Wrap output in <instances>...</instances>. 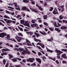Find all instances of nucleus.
Listing matches in <instances>:
<instances>
[{
	"label": "nucleus",
	"mask_w": 67,
	"mask_h": 67,
	"mask_svg": "<svg viewBox=\"0 0 67 67\" xmlns=\"http://www.w3.org/2000/svg\"><path fill=\"white\" fill-rule=\"evenodd\" d=\"M31 52L30 51L27 50L26 51L25 50H24V51L21 52V54L23 55H25V54H30Z\"/></svg>",
	"instance_id": "nucleus-1"
},
{
	"label": "nucleus",
	"mask_w": 67,
	"mask_h": 67,
	"mask_svg": "<svg viewBox=\"0 0 67 67\" xmlns=\"http://www.w3.org/2000/svg\"><path fill=\"white\" fill-rule=\"evenodd\" d=\"M56 53H58L57 54V55H60L61 54H62V53H63V52L62 51H61L60 50H58V49H56L55 50Z\"/></svg>",
	"instance_id": "nucleus-2"
},
{
	"label": "nucleus",
	"mask_w": 67,
	"mask_h": 67,
	"mask_svg": "<svg viewBox=\"0 0 67 67\" xmlns=\"http://www.w3.org/2000/svg\"><path fill=\"white\" fill-rule=\"evenodd\" d=\"M64 6L63 5L62 6H60L59 8H58V9L59 11H61L62 9H63L62 10V12H63L64 11Z\"/></svg>",
	"instance_id": "nucleus-3"
},
{
	"label": "nucleus",
	"mask_w": 67,
	"mask_h": 67,
	"mask_svg": "<svg viewBox=\"0 0 67 67\" xmlns=\"http://www.w3.org/2000/svg\"><path fill=\"white\" fill-rule=\"evenodd\" d=\"M53 13L54 14H58L57 9L56 8H55L54 10L53 11Z\"/></svg>",
	"instance_id": "nucleus-4"
},
{
	"label": "nucleus",
	"mask_w": 67,
	"mask_h": 67,
	"mask_svg": "<svg viewBox=\"0 0 67 67\" xmlns=\"http://www.w3.org/2000/svg\"><path fill=\"white\" fill-rule=\"evenodd\" d=\"M7 35V34L5 33H3L1 34H0V37H2V38H4V37Z\"/></svg>",
	"instance_id": "nucleus-5"
},
{
	"label": "nucleus",
	"mask_w": 67,
	"mask_h": 67,
	"mask_svg": "<svg viewBox=\"0 0 67 67\" xmlns=\"http://www.w3.org/2000/svg\"><path fill=\"white\" fill-rule=\"evenodd\" d=\"M24 25H25V26H28V27H30V24H29L28 23V21H25Z\"/></svg>",
	"instance_id": "nucleus-6"
},
{
	"label": "nucleus",
	"mask_w": 67,
	"mask_h": 67,
	"mask_svg": "<svg viewBox=\"0 0 67 67\" xmlns=\"http://www.w3.org/2000/svg\"><path fill=\"white\" fill-rule=\"evenodd\" d=\"M34 59L33 58H30L29 59L27 60V62H30L31 63H33V60H34Z\"/></svg>",
	"instance_id": "nucleus-7"
},
{
	"label": "nucleus",
	"mask_w": 67,
	"mask_h": 67,
	"mask_svg": "<svg viewBox=\"0 0 67 67\" xmlns=\"http://www.w3.org/2000/svg\"><path fill=\"white\" fill-rule=\"evenodd\" d=\"M61 57H63L64 59H67V57L66 56V54L65 53L62 54L61 55Z\"/></svg>",
	"instance_id": "nucleus-8"
},
{
	"label": "nucleus",
	"mask_w": 67,
	"mask_h": 67,
	"mask_svg": "<svg viewBox=\"0 0 67 67\" xmlns=\"http://www.w3.org/2000/svg\"><path fill=\"white\" fill-rule=\"evenodd\" d=\"M30 9L31 10V11H32V12H36V13H38V12L36 10V9H34L33 8H30Z\"/></svg>",
	"instance_id": "nucleus-9"
},
{
	"label": "nucleus",
	"mask_w": 67,
	"mask_h": 67,
	"mask_svg": "<svg viewBox=\"0 0 67 67\" xmlns=\"http://www.w3.org/2000/svg\"><path fill=\"white\" fill-rule=\"evenodd\" d=\"M2 52L3 53L4 52L3 51H4V52H6V51H10V50L8 49V48H7L6 49H2Z\"/></svg>",
	"instance_id": "nucleus-10"
},
{
	"label": "nucleus",
	"mask_w": 67,
	"mask_h": 67,
	"mask_svg": "<svg viewBox=\"0 0 67 67\" xmlns=\"http://www.w3.org/2000/svg\"><path fill=\"white\" fill-rule=\"evenodd\" d=\"M27 9V7H26L24 6L21 9V11H24L25 10H26Z\"/></svg>",
	"instance_id": "nucleus-11"
},
{
	"label": "nucleus",
	"mask_w": 67,
	"mask_h": 67,
	"mask_svg": "<svg viewBox=\"0 0 67 67\" xmlns=\"http://www.w3.org/2000/svg\"><path fill=\"white\" fill-rule=\"evenodd\" d=\"M26 42L27 43V45H28V46H31L32 45V44H31L28 43H31V42H30V41L29 40H26Z\"/></svg>",
	"instance_id": "nucleus-12"
},
{
	"label": "nucleus",
	"mask_w": 67,
	"mask_h": 67,
	"mask_svg": "<svg viewBox=\"0 0 67 67\" xmlns=\"http://www.w3.org/2000/svg\"><path fill=\"white\" fill-rule=\"evenodd\" d=\"M39 32L41 34H42L43 35H47V34L45 32V31H44L43 32L41 31H40Z\"/></svg>",
	"instance_id": "nucleus-13"
},
{
	"label": "nucleus",
	"mask_w": 67,
	"mask_h": 67,
	"mask_svg": "<svg viewBox=\"0 0 67 67\" xmlns=\"http://www.w3.org/2000/svg\"><path fill=\"white\" fill-rule=\"evenodd\" d=\"M36 59L37 62H38V63H40V64H41V59H40L39 58H36Z\"/></svg>",
	"instance_id": "nucleus-14"
},
{
	"label": "nucleus",
	"mask_w": 67,
	"mask_h": 67,
	"mask_svg": "<svg viewBox=\"0 0 67 67\" xmlns=\"http://www.w3.org/2000/svg\"><path fill=\"white\" fill-rule=\"evenodd\" d=\"M60 29H62V30H67V27L62 26L60 27Z\"/></svg>",
	"instance_id": "nucleus-15"
},
{
	"label": "nucleus",
	"mask_w": 67,
	"mask_h": 67,
	"mask_svg": "<svg viewBox=\"0 0 67 67\" xmlns=\"http://www.w3.org/2000/svg\"><path fill=\"white\" fill-rule=\"evenodd\" d=\"M31 26L32 27H36L37 26V24L36 23L35 24H32V25H31Z\"/></svg>",
	"instance_id": "nucleus-16"
},
{
	"label": "nucleus",
	"mask_w": 67,
	"mask_h": 67,
	"mask_svg": "<svg viewBox=\"0 0 67 67\" xmlns=\"http://www.w3.org/2000/svg\"><path fill=\"white\" fill-rule=\"evenodd\" d=\"M46 50L47 52H50L51 53H53V51L52 50H51L48 48H46Z\"/></svg>",
	"instance_id": "nucleus-17"
},
{
	"label": "nucleus",
	"mask_w": 67,
	"mask_h": 67,
	"mask_svg": "<svg viewBox=\"0 0 67 67\" xmlns=\"http://www.w3.org/2000/svg\"><path fill=\"white\" fill-rule=\"evenodd\" d=\"M55 31H57L59 33L61 31V30L59 29V28H56V27L55 28Z\"/></svg>",
	"instance_id": "nucleus-18"
},
{
	"label": "nucleus",
	"mask_w": 67,
	"mask_h": 67,
	"mask_svg": "<svg viewBox=\"0 0 67 67\" xmlns=\"http://www.w3.org/2000/svg\"><path fill=\"white\" fill-rule=\"evenodd\" d=\"M22 37H18V39H17V41L19 42H21V41L22 40Z\"/></svg>",
	"instance_id": "nucleus-19"
},
{
	"label": "nucleus",
	"mask_w": 67,
	"mask_h": 67,
	"mask_svg": "<svg viewBox=\"0 0 67 67\" xmlns=\"http://www.w3.org/2000/svg\"><path fill=\"white\" fill-rule=\"evenodd\" d=\"M18 51H20V52H22V51H23L24 50V48H18Z\"/></svg>",
	"instance_id": "nucleus-20"
},
{
	"label": "nucleus",
	"mask_w": 67,
	"mask_h": 67,
	"mask_svg": "<svg viewBox=\"0 0 67 67\" xmlns=\"http://www.w3.org/2000/svg\"><path fill=\"white\" fill-rule=\"evenodd\" d=\"M16 58H15L13 59H12L11 60L13 61V62H16L17 61V59H16Z\"/></svg>",
	"instance_id": "nucleus-21"
},
{
	"label": "nucleus",
	"mask_w": 67,
	"mask_h": 67,
	"mask_svg": "<svg viewBox=\"0 0 67 67\" xmlns=\"http://www.w3.org/2000/svg\"><path fill=\"white\" fill-rule=\"evenodd\" d=\"M57 23L56 22H54L53 24V25H54V26L55 27H58V26L57 25V24H56Z\"/></svg>",
	"instance_id": "nucleus-22"
},
{
	"label": "nucleus",
	"mask_w": 67,
	"mask_h": 67,
	"mask_svg": "<svg viewBox=\"0 0 67 67\" xmlns=\"http://www.w3.org/2000/svg\"><path fill=\"white\" fill-rule=\"evenodd\" d=\"M25 22V21L23 20H20V23L21 24H22L24 25Z\"/></svg>",
	"instance_id": "nucleus-23"
},
{
	"label": "nucleus",
	"mask_w": 67,
	"mask_h": 67,
	"mask_svg": "<svg viewBox=\"0 0 67 67\" xmlns=\"http://www.w3.org/2000/svg\"><path fill=\"white\" fill-rule=\"evenodd\" d=\"M34 40L35 41H36V42H41V41L38 39H37L36 38H34Z\"/></svg>",
	"instance_id": "nucleus-24"
},
{
	"label": "nucleus",
	"mask_w": 67,
	"mask_h": 67,
	"mask_svg": "<svg viewBox=\"0 0 67 67\" xmlns=\"http://www.w3.org/2000/svg\"><path fill=\"white\" fill-rule=\"evenodd\" d=\"M8 55L9 56V59H11V58H13V56H12V55L10 54H9Z\"/></svg>",
	"instance_id": "nucleus-25"
},
{
	"label": "nucleus",
	"mask_w": 67,
	"mask_h": 67,
	"mask_svg": "<svg viewBox=\"0 0 67 67\" xmlns=\"http://www.w3.org/2000/svg\"><path fill=\"white\" fill-rule=\"evenodd\" d=\"M64 18V17L63 16V15H60L59 17V18L60 20H62V19H63V18Z\"/></svg>",
	"instance_id": "nucleus-26"
},
{
	"label": "nucleus",
	"mask_w": 67,
	"mask_h": 67,
	"mask_svg": "<svg viewBox=\"0 0 67 67\" xmlns=\"http://www.w3.org/2000/svg\"><path fill=\"white\" fill-rule=\"evenodd\" d=\"M6 38V40H9L10 39H8L9 38H10V35H7V36L5 37Z\"/></svg>",
	"instance_id": "nucleus-27"
},
{
	"label": "nucleus",
	"mask_w": 67,
	"mask_h": 67,
	"mask_svg": "<svg viewBox=\"0 0 67 67\" xmlns=\"http://www.w3.org/2000/svg\"><path fill=\"white\" fill-rule=\"evenodd\" d=\"M4 17L5 18H6V19H10V18L9 17L6 15H4Z\"/></svg>",
	"instance_id": "nucleus-28"
},
{
	"label": "nucleus",
	"mask_w": 67,
	"mask_h": 67,
	"mask_svg": "<svg viewBox=\"0 0 67 67\" xmlns=\"http://www.w3.org/2000/svg\"><path fill=\"white\" fill-rule=\"evenodd\" d=\"M49 59H52V60H53L54 61H55V60H56V59H55V58H53L51 57H49Z\"/></svg>",
	"instance_id": "nucleus-29"
},
{
	"label": "nucleus",
	"mask_w": 67,
	"mask_h": 67,
	"mask_svg": "<svg viewBox=\"0 0 67 67\" xmlns=\"http://www.w3.org/2000/svg\"><path fill=\"white\" fill-rule=\"evenodd\" d=\"M54 9V8L53 7H51L49 8V11H53V10Z\"/></svg>",
	"instance_id": "nucleus-30"
},
{
	"label": "nucleus",
	"mask_w": 67,
	"mask_h": 67,
	"mask_svg": "<svg viewBox=\"0 0 67 67\" xmlns=\"http://www.w3.org/2000/svg\"><path fill=\"white\" fill-rule=\"evenodd\" d=\"M34 34L36 35L37 37H38L40 35L37 33H36L35 32H34Z\"/></svg>",
	"instance_id": "nucleus-31"
},
{
	"label": "nucleus",
	"mask_w": 67,
	"mask_h": 67,
	"mask_svg": "<svg viewBox=\"0 0 67 67\" xmlns=\"http://www.w3.org/2000/svg\"><path fill=\"white\" fill-rule=\"evenodd\" d=\"M53 38H51V39H47V41H51V42H52V41H53Z\"/></svg>",
	"instance_id": "nucleus-32"
},
{
	"label": "nucleus",
	"mask_w": 67,
	"mask_h": 67,
	"mask_svg": "<svg viewBox=\"0 0 67 67\" xmlns=\"http://www.w3.org/2000/svg\"><path fill=\"white\" fill-rule=\"evenodd\" d=\"M23 2L25 3H26V2H29V1L28 0H24L23 1Z\"/></svg>",
	"instance_id": "nucleus-33"
},
{
	"label": "nucleus",
	"mask_w": 67,
	"mask_h": 67,
	"mask_svg": "<svg viewBox=\"0 0 67 67\" xmlns=\"http://www.w3.org/2000/svg\"><path fill=\"white\" fill-rule=\"evenodd\" d=\"M41 57L43 59V60H44V61H45V60L46 59V57H45V56L42 57Z\"/></svg>",
	"instance_id": "nucleus-34"
},
{
	"label": "nucleus",
	"mask_w": 67,
	"mask_h": 67,
	"mask_svg": "<svg viewBox=\"0 0 67 67\" xmlns=\"http://www.w3.org/2000/svg\"><path fill=\"white\" fill-rule=\"evenodd\" d=\"M62 51H63V52H67V49H62L61 50Z\"/></svg>",
	"instance_id": "nucleus-35"
},
{
	"label": "nucleus",
	"mask_w": 67,
	"mask_h": 67,
	"mask_svg": "<svg viewBox=\"0 0 67 67\" xmlns=\"http://www.w3.org/2000/svg\"><path fill=\"white\" fill-rule=\"evenodd\" d=\"M7 23H11V21L10 20H8L6 21Z\"/></svg>",
	"instance_id": "nucleus-36"
},
{
	"label": "nucleus",
	"mask_w": 67,
	"mask_h": 67,
	"mask_svg": "<svg viewBox=\"0 0 67 67\" xmlns=\"http://www.w3.org/2000/svg\"><path fill=\"white\" fill-rule=\"evenodd\" d=\"M3 62L4 65H5V63H6V60H5L3 59Z\"/></svg>",
	"instance_id": "nucleus-37"
},
{
	"label": "nucleus",
	"mask_w": 67,
	"mask_h": 67,
	"mask_svg": "<svg viewBox=\"0 0 67 67\" xmlns=\"http://www.w3.org/2000/svg\"><path fill=\"white\" fill-rule=\"evenodd\" d=\"M15 9L16 10H17L19 11H21V8H20V7H18L17 8H15Z\"/></svg>",
	"instance_id": "nucleus-38"
},
{
	"label": "nucleus",
	"mask_w": 67,
	"mask_h": 67,
	"mask_svg": "<svg viewBox=\"0 0 67 67\" xmlns=\"http://www.w3.org/2000/svg\"><path fill=\"white\" fill-rule=\"evenodd\" d=\"M18 35L19 36H23V35L22 34V33H18Z\"/></svg>",
	"instance_id": "nucleus-39"
},
{
	"label": "nucleus",
	"mask_w": 67,
	"mask_h": 67,
	"mask_svg": "<svg viewBox=\"0 0 67 67\" xmlns=\"http://www.w3.org/2000/svg\"><path fill=\"white\" fill-rule=\"evenodd\" d=\"M62 21L63 23H67V20H62Z\"/></svg>",
	"instance_id": "nucleus-40"
},
{
	"label": "nucleus",
	"mask_w": 67,
	"mask_h": 67,
	"mask_svg": "<svg viewBox=\"0 0 67 67\" xmlns=\"http://www.w3.org/2000/svg\"><path fill=\"white\" fill-rule=\"evenodd\" d=\"M31 66H36V64H35V63H34L31 64Z\"/></svg>",
	"instance_id": "nucleus-41"
},
{
	"label": "nucleus",
	"mask_w": 67,
	"mask_h": 67,
	"mask_svg": "<svg viewBox=\"0 0 67 67\" xmlns=\"http://www.w3.org/2000/svg\"><path fill=\"white\" fill-rule=\"evenodd\" d=\"M47 15H45L44 16V19H47Z\"/></svg>",
	"instance_id": "nucleus-42"
},
{
	"label": "nucleus",
	"mask_w": 67,
	"mask_h": 67,
	"mask_svg": "<svg viewBox=\"0 0 67 67\" xmlns=\"http://www.w3.org/2000/svg\"><path fill=\"white\" fill-rule=\"evenodd\" d=\"M41 46L42 47V48H44L45 47L44 45L43 44H42Z\"/></svg>",
	"instance_id": "nucleus-43"
},
{
	"label": "nucleus",
	"mask_w": 67,
	"mask_h": 67,
	"mask_svg": "<svg viewBox=\"0 0 67 67\" xmlns=\"http://www.w3.org/2000/svg\"><path fill=\"white\" fill-rule=\"evenodd\" d=\"M7 8H9V9H13V10L14 9V8L10 6H8L7 7Z\"/></svg>",
	"instance_id": "nucleus-44"
},
{
	"label": "nucleus",
	"mask_w": 67,
	"mask_h": 67,
	"mask_svg": "<svg viewBox=\"0 0 67 67\" xmlns=\"http://www.w3.org/2000/svg\"><path fill=\"white\" fill-rule=\"evenodd\" d=\"M38 8L41 11H42L43 10V8L41 7H39Z\"/></svg>",
	"instance_id": "nucleus-45"
},
{
	"label": "nucleus",
	"mask_w": 67,
	"mask_h": 67,
	"mask_svg": "<svg viewBox=\"0 0 67 67\" xmlns=\"http://www.w3.org/2000/svg\"><path fill=\"white\" fill-rule=\"evenodd\" d=\"M10 40L12 41H14L15 42H16V41L14 39H10Z\"/></svg>",
	"instance_id": "nucleus-46"
},
{
	"label": "nucleus",
	"mask_w": 67,
	"mask_h": 67,
	"mask_svg": "<svg viewBox=\"0 0 67 67\" xmlns=\"http://www.w3.org/2000/svg\"><path fill=\"white\" fill-rule=\"evenodd\" d=\"M18 28H19V30H20L21 31H23V29L20 28V27L19 26H18Z\"/></svg>",
	"instance_id": "nucleus-47"
},
{
	"label": "nucleus",
	"mask_w": 67,
	"mask_h": 67,
	"mask_svg": "<svg viewBox=\"0 0 67 67\" xmlns=\"http://www.w3.org/2000/svg\"><path fill=\"white\" fill-rule=\"evenodd\" d=\"M38 48V49H41V50H43V49H42L39 46H36Z\"/></svg>",
	"instance_id": "nucleus-48"
},
{
	"label": "nucleus",
	"mask_w": 67,
	"mask_h": 67,
	"mask_svg": "<svg viewBox=\"0 0 67 67\" xmlns=\"http://www.w3.org/2000/svg\"><path fill=\"white\" fill-rule=\"evenodd\" d=\"M62 63L63 64H66V62L64 60H63L62 61Z\"/></svg>",
	"instance_id": "nucleus-49"
},
{
	"label": "nucleus",
	"mask_w": 67,
	"mask_h": 67,
	"mask_svg": "<svg viewBox=\"0 0 67 67\" xmlns=\"http://www.w3.org/2000/svg\"><path fill=\"white\" fill-rule=\"evenodd\" d=\"M13 4H14V6L15 7H17V6H18V5H17V4L16 3H13Z\"/></svg>",
	"instance_id": "nucleus-50"
},
{
	"label": "nucleus",
	"mask_w": 67,
	"mask_h": 67,
	"mask_svg": "<svg viewBox=\"0 0 67 67\" xmlns=\"http://www.w3.org/2000/svg\"><path fill=\"white\" fill-rule=\"evenodd\" d=\"M43 24L45 25H46V26H47L48 25V24L47 23H44Z\"/></svg>",
	"instance_id": "nucleus-51"
},
{
	"label": "nucleus",
	"mask_w": 67,
	"mask_h": 67,
	"mask_svg": "<svg viewBox=\"0 0 67 67\" xmlns=\"http://www.w3.org/2000/svg\"><path fill=\"white\" fill-rule=\"evenodd\" d=\"M30 35L31 36H32V35L33 34V32H30Z\"/></svg>",
	"instance_id": "nucleus-52"
},
{
	"label": "nucleus",
	"mask_w": 67,
	"mask_h": 67,
	"mask_svg": "<svg viewBox=\"0 0 67 67\" xmlns=\"http://www.w3.org/2000/svg\"><path fill=\"white\" fill-rule=\"evenodd\" d=\"M6 13L7 14H10V13L9 11L7 10H5Z\"/></svg>",
	"instance_id": "nucleus-53"
},
{
	"label": "nucleus",
	"mask_w": 67,
	"mask_h": 67,
	"mask_svg": "<svg viewBox=\"0 0 67 67\" xmlns=\"http://www.w3.org/2000/svg\"><path fill=\"white\" fill-rule=\"evenodd\" d=\"M10 13L12 15H14V14H15V13H14V12H13L12 13L10 12Z\"/></svg>",
	"instance_id": "nucleus-54"
},
{
	"label": "nucleus",
	"mask_w": 67,
	"mask_h": 67,
	"mask_svg": "<svg viewBox=\"0 0 67 67\" xmlns=\"http://www.w3.org/2000/svg\"><path fill=\"white\" fill-rule=\"evenodd\" d=\"M31 23H35V22L34 21V20H32L31 21Z\"/></svg>",
	"instance_id": "nucleus-55"
},
{
	"label": "nucleus",
	"mask_w": 67,
	"mask_h": 67,
	"mask_svg": "<svg viewBox=\"0 0 67 67\" xmlns=\"http://www.w3.org/2000/svg\"><path fill=\"white\" fill-rule=\"evenodd\" d=\"M8 4V5H13V3H9Z\"/></svg>",
	"instance_id": "nucleus-56"
},
{
	"label": "nucleus",
	"mask_w": 67,
	"mask_h": 67,
	"mask_svg": "<svg viewBox=\"0 0 67 67\" xmlns=\"http://www.w3.org/2000/svg\"><path fill=\"white\" fill-rule=\"evenodd\" d=\"M26 11H28V12H30V10H29V9H27H27L26 10Z\"/></svg>",
	"instance_id": "nucleus-57"
},
{
	"label": "nucleus",
	"mask_w": 67,
	"mask_h": 67,
	"mask_svg": "<svg viewBox=\"0 0 67 67\" xmlns=\"http://www.w3.org/2000/svg\"><path fill=\"white\" fill-rule=\"evenodd\" d=\"M5 45H6V46H9L10 45V44L8 43H5Z\"/></svg>",
	"instance_id": "nucleus-58"
},
{
	"label": "nucleus",
	"mask_w": 67,
	"mask_h": 67,
	"mask_svg": "<svg viewBox=\"0 0 67 67\" xmlns=\"http://www.w3.org/2000/svg\"><path fill=\"white\" fill-rule=\"evenodd\" d=\"M38 56H41V55H42V54H41V52H38Z\"/></svg>",
	"instance_id": "nucleus-59"
},
{
	"label": "nucleus",
	"mask_w": 67,
	"mask_h": 67,
	"mask_svg": "<svg viewBox=\"0 0 67 67\" xmlns=\"http://www.w3.org/2000/svg\"><path fill=\"white\" fill-rule=\"evenodd\" d=\"M0 25H2V26H4V25L1 22H0Z\"/></svg>",
	"instance_id": "nucleus-60"
},
{
	"label": "nucleus",
	"mask_w": 67,
	"mask_h": 67,
	"mask_svg": "<svg viewBox=\"0 0 67 67\" xmlns=\"http://www.w3.org/2000/svg\"><path fill=\"white\" fill-rule=\"evenodd\" d=\"M8 65H9V63H7L5 65V67H8Z\"/></svg>",
	"instance_id": "nucleus-61"
},
{
	"label": "nucleus",
	"mask_w": 67,
	"mask_h": 67,
	"mask_svg": "<svg viewBox=\"0 0 67 67\" xmlns=\"http://www.w3.org/2000/svg\"><path fill=\"white\" fill-rule=\"evenodd\" d=\"M14 50H15V51H18V48H14L13 49Z\"/></svg>",
	"instance_id": "nucleus-62"
},
{
	"label": "nucleus",
	"mask_w": 67,
	"mask_h": 67,
	"mask_svg": "<svg viewBox=\"0 0 67 67\" xmlns=\"http://www.w3.org/2000/svg\"><path fill=\"white\" fill-rule=\"evenodd\" d=\"M58 21L59 23H62V21L61 20H58Z\"/></svg>",
	"instance_id": "nucleus-63"
},
{
	"label": "nucleus",
	"mask_w": 67,
	"mask_h": 67,
	"mask_svg": "<svg viewBox=\"0 0 67 67\" xmlns=\"http://www.w3.org/2000/svg\"><path fill=\"white\" fill-rule=\"evenodd\" d=\"M42 20L41 19H40L38 20V22L39 23H41L42 22Z\"/></svg>",
	"instance_id": "nucleus-64"
}]
</instances>
